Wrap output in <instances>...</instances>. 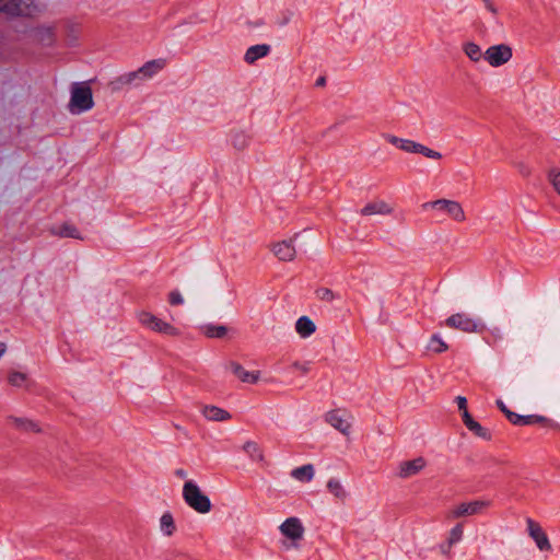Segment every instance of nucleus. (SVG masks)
<instances>
[{"mask_svg": "<svg viewBox=\"0 0 560 560\" xmlns=\"http://www.w3.org/2000/svg\"><path fill=\"white\" fill-rule=\"evenodd\" d=\"M183 498L187 505L200 514L211 511L210 499L203 494L200 488L191 480L184 483Z\"/></svg>", "mask_w": 560, "mask_h": 560, "instance_id": "f257e3e1", "label": "nucleus"}, {"mask_svg": "<svg viewBox=\"0 0 560 560\" xmlns=\"http://www.w3.org/2000/svg\"><path fill=\"white\" fill-rule=\"evenodd\" d=\"M383 138L396 148L407 153H418L432 160H441L442 154L435 150H432L419 142L409 139H402L390 133H386Z\"/></svg>", "mask_w": 560, "mask_h": 560, "instance_id": "f03ea898", "label": "nucleus"}, {"mask_svg": "<svg viewBox=\"0 0 560 560\" xmlns=\"http://www.w3.org/2000/svg\"><path fill=\"white\" fill-rule=\"evenodd\" d=\"M424 210H436L444 213L448 219L462 223L466 220V214L460 202L452 199H436L422 205Z\"/></svg>", "mask_w": 560, "mask_h": 560, "instance_id": "7ed1b4c3", "label": "nucleus"}, {"mask_svg": "<svg viewBox=\"0 0 560 560\" xmlns=\"http://www.w3.org/2000/svg\"><path fill=\"white\" fill-rule=\"evenodd\" d=\"M94 105L92 90L85 83H75L71 90L70 110L81 113L91 109Z\"/></svg>", "mask_w": 560, "mask_h": 560, "instance_id": "20e7f679", "label": "nucleus"}, {"mask_svg": "<svg viewBox=\"0 0 560 560\" xmlns=\"http://www.w3.org/2000/svg\"><path fill=\"white\" fill-rule=\"evenodd\" d=\"M0 12L12 16H33L38 9L31 0H0Z\"/></svg>", "mask_w": 560, "mask_h": 560, "instance_id": "39448f33", "label": "nucleus"}, {"mask_svg": "<svg viewBox=\"0 0 560 560\" xmlns=\"http://www.w3.org/2000/svg\"><path fill=\"white\" fill-rule=\"evenodd\" d=\"M140 324L153 331L167 336H178L179 330L173 325L162 320L150 312L142 311L137 315Z\"/></svg>", "mask_w": 560, "mask_h": 560, "instance_id": "423d86ee", "label": "nucleus"}, {"mask_svg": "<svg viewBox=\"0 0 560 560\" xmlns=\"http://www.w3.org/2000/svg\"><path fill=\"white\" fill-rule=\"evenodd\" d=\"M166 65L165 59H154L145 62L137 71L121 75L118 81L122 84H130L137 78L150 79L155 73L161 71Z\"/></svg>", "mask_w": 560, "mask_h": 560, "instance_id": "0eeeda50", "label": "nucleus"}, {"mask_svg": "<svg viewBox=\"0 0 560 560\" xmlns=\"http://www.w3.org/2000/svg\"><path fill=\"white\" fill-rule=\"evenodd\" d=\"M489 505H490V502L483 501V500L463 502V503L450 509L445 514V518L448 521H453L455 518H459L463 516L476 515V514L481 513Z\"/></svg>", "mask_w": 560, "mask_h": 560, "instance_id": "6e6552de", "label": "nucleus"}, {"mask_svg": "<svg viewBox=\"0 0 560 560\" xmlns=\"http://www.w3.org/2000/svg\"><path fill=\"white\" fill-rule=\"evenodd\" d=\"M513 56L512 48L506 44L490 46L483 55L485 60L491 67H501L509 62Z\"/></svg>", "mask_w": 560, "mask_h": 560, "instance_id": "1a4fd4ad", "label": "nucleus"}, {"mask_svg": "<svg viewBox=\"0 0 560 560\" xmlns=\"http://www.w3.org/2000/svg\"><path fill=\"white\" fill-rule=\"evenodd\" d=\"M445 325L450 328L458 329L464 332H479L483 328L480 323L464 313H456L451 315L445 320Z\"/></svg>", "mask_w": 560, "mask_h": 560, "instance_id": "9d476101", "label": "nucleus"}, {"mask_svg": "<svg viewBox=\"0 0 560 560\" xmlns=\"http://www.w3.org/2000/svg\"><path fill=\"white\" fill-rule=\"evenodd\" d=\"M275 256L281 261H292L296 256L294 240H284L271 245Z\"/></svg>", "mask_w": 560, "mask_h": 560, "instance_id": "9b49d317", "label": "nucleus"}, {"mask_svg": "<svg viewBox=\"0 0 560 560\" xmlns=\"http://www.w3.org/2000/svg\"><path fill=\"white\" fill-rule=\"evenodd\" d=\"M280 532L291 540H300L304 535V527L298 517H289L280 525Z\"/></svg>", "mask_w": 560, "mask_h": 560, "instance_id": "f8f14e48", "label": "nucleus"}, {"mask_svg": "<svg viewBox=\"0 0 560 560\" xmlns=\"http://www.w3.org/2000/svg\"><path fill=\"white\" fill-rule=\"evenodd\" d=\"M526 523H527L528 535L535 540L537 547L540 550H546V551L550 550L551 545L549 542L547 535L542 530L541 526L532 518H527Z\"/></svg>", "mask_w": 560, "mask_h": 560, "instance_id": "ddd939ff", "label": "nucleus"}, {"mask_svg": "<svg viewBox=\"0 0 560 560\" xmlns=\"http://www.w3.org/2000/svg\"><path fill=\"white\" fill-rule=\"evenodd\" d=\"M425 467V459L417 457L412 460H405L399 464L398 476L400 478H409L419 474Z\"/></svg>", "mask_w": 560, "mask_h": 560, "instance_id": "4468645a", "label": "nucleus"}, {"mask_svg": "<svg viewBox=\"0 0 560 560\" xmlns=\"http://www.w3.org/2000/svg\"><path fill=\"white\" fill-rule=\"evenodd\" d=\"M514 425H533V424H540L542 427L548 428H556L558 427L552 420L539 416V415H528V416H521L516 413V417H514Z\"/></svg>", "mask_w": 560, "mask_h": 560, "instance_id": "2eb2a0df", "label": "nucleus"}, {"mask_svg": "<svg viewBox=\"0 0 560 560\" xmlns=\"http://www.w3.org/2000/svg\"><path fill=\"white\" fill-rule=\"evenodd\" d=\"M326 421L343 435L350 434L351 423L343 417L340 410H331L326 416Z\"/></svg>", "mask_w": 560, "mask_h": 560, "instance_id": "dca6fc26", "label": "nucleus"}, {"mask_svg": "<svg viewBox=\"0 0 560 560\" xmlns=\"http://www.w3.org/2000/svg\"><path fill=\"white\" fill-rule=\"evenodd\" d=\"M361 214L364 217L373 215V214H390L393 212V208L384 200H376L366 203L361 209Z\"/></svg>", "mask_w": 560, "mask_h": 560, "instance_id": "f3484780", "label": "nucleus"}, {"mask_svg": "<svg viewBox=\"0 0 560 560\" xmlns=\"http://www.w3.org/2000/svg\"><path fill=\"white\" fill-rule=\"evenodd\" d=\"M201 412L209 421H228L232 418L229 411L217 406H205Z\"/></svg>", "mask_w": 560, "mask_h": 560, "instance_id": "a211bd4d", "label": "nucleus"}, {"mask_svg": "<svg viewBox=\"0 0 560 560\" xmlns=\"http://www.w3.org/2000/svg\"><path fill=\"white\" fill-rule=\"evenodd\" d=\"M231 370L244 383L255 384L259 381V372H248L240 363L232 362Z\"/></svg>", "mask_w": 560, "mask_h": 560, "instance_id": "6ab92c4d", "label": "nucleus"}, {"mask_svg": "<svg viewBox=\"0 0 560 560\" xmlns=\"http://www.w3.org/2000/svg\"><path fill=\"white\" fill-rule=\"evenodd\" d=\"M269 51L270 46L267 44L250 46L245 52L244 60L247 63L252 65L256 60L266 57L269 54Z\"/></svg>", "mask_w": 560, "mask_h": 560, "instance_id": "aec40b11", "label": "nucleus"}, {"mask_svg": "<svg viewBox=\"0 0 560 560\" xmlns=\"http://www.w3.org/2000/svg\"><path fill=\"white\" fill-rule=\"evenodd\" d=\"M296 332L303 337H310L316 330V325L314 322L307 316H301L295 323Z\"/></svg>", "mask_w": 560, "mask_h": 560, "instance_id": "412c9836", "label": "nucleus"}, {"mask_svg": "<svg viewBox=\"0 0 560 560\" xmlns=\"http://www.w3.org/2000/svg\"><path fill=\"white\" fill-rule=\"evenodd\" d=\"M8 421L21 431L39 432L40 429L36 422L26 418L9 417Z\"/></svg>", "mask_w": 560, "mask_h": 560, "instance_id": "4be33fe9", "label": "nucleus"}, {"mask_svg": "<svg viewBox=\"0 0 560 560\" xmlns=\"http://www.w3.org/2000/svg\"><path fill=\"white\" fill-rule=\"evenodd\" d=\"M244 452L250 457L254 462H264L265 455L262 448L255 441H247L243 445Z\"/></svg>", "mask_w": 560, "mask_h": 560, "instance_id": "5701e85b", "label": "nucleus"}, {"mask_svg": "<svg viewBox=\"0 0 560 560\" xmlns=\"http://www.w3.org/2000/svg\"><path fill=\"white\" fill-rule=\"evenodd\" d=\"M291 476L302 482H308L314 477V467L311 464L303 465L292 470Z\"/></svg>", "mask_w": 560, "mask_h": 560, "instance_id": "b1692460", "label": "nucleus"}, {"mask_svg": "<svg viewBox=\"0 0 560 560\" xmlns=\"http://www.w3.org/2000/svg\"><path fill=\"white\" fill-rule=\"evenodd\" d=\"M463 51L474 62L480 61L485 55V52L482 54L480 46L472 42L465 43L463 45Z\"/></svg>", "mask_w": 560, "mask_h": 560, "instance_id": "393cba45", "label": "nucleus"}, {"mask_svg": "<svg viewBox=\"0 0 560 560\" xmlns=\"http://www.w3.org/2000/svg\"><path fill=\"white\" fill-rule=\"evenodd\" d=\"M54 234L60 237H72L82 240L77 228L70 223H63L58 230L54 231Z\"/></svg>", "mask_w": 560, "mask_h": 560, "instance_id": "a878e982", "label": "nucleus"}, {"mask_svg": "<svg viewBox=\"0 0 560 560\" xmlns=\"http://www.w3.org/2000/svg\"><path fill=\"white\" fill-rule=\"evenodd\" d=\"M327 489L337 499L343 500L347 497V492L338 479H329L327 482Z\"/></svg>", "mask_w": 560, "mask_h": 560, "instance_id": "bb28decb", "label": "nucleus"}, {"mask_svg": "<svg viewBox=\"0 0 560 560\" xmlns=\"http://www.w3.org/2000/svg\"><path fill=\"white\" fill-rule=\"evenodd\" d=\"M161 530L166 535L171 536L176 529L174 518L171 513L166 512L161 516L160 520Z\"/></svg>", "mask_w": 560, "mask_h": 560, "instance_id": "cd10ccee", "label": "nucleus"}, {"mask_svg": "<svg viewBox=\"0 0 560 560\" xmlns=\"http://www.w3.org/2000/svg\"><path fill=\"white\" fill-rule=\"evenodd\" d=\"M203 332L208 338H223L228 328L223 325H207L203 327Z\"/></svg>", "mask_w": 560, "mask_h": 560, "instance_id": "c85d7f7f", "label": "nucleus"}, {"mask_svg": "<svg viewBox=\"0 0 560 560\" xmlns=\"http://www.w3.org/2000/svg\"><path fill=\"white\" fill-rule=\"evenodd\" d=\"M428 348L435 353H442L448 349V346L439 335H433L429 341Z\"/></svg>", "mask_w": 560, "mask_h": 560, "instance_id": "c756f323", "label": "nucleus"}, {"mask_svg": "<svg viewBox=\"0 0 560 560\" xmlns=\"http://www.w3.org/2000/svg\"><path fill=\"white\" fill-rule=\"evenodd\" d=\"M249 143V138L244 132H234L232 135V144L237 150H244Z\"/></svg>", "mask_w": 560, "mask_h": 560, "instance_id": "7c9ffc66", "label": "nucleus"}, {"mask_svg": "<svg viewBox=\"0 0 560 560\" xmlns=\"http://www.w3.org/2000/svg\"><path fill=\"white\" fill-rule=\"evenodd\" d=\"M8 381L12 386L22 387L27 383V375L22 372L13 371L9 374Z\"/></svg>", "mask_w": 560, "mask_h": 560, "instance_id": "2f4dec72", "label": "nucleus"}, {"mask_svg": "<svg viewBox=\"0 0 560 560\" xmlns=\"http://www.w3.org/2000/svg\"><path fill=\"white\" fill-rule=\"evenodd\" d=\"M469 431H471L476 436L481 438L486 441L491 440V433L488 429L483 428L479 422L475 421L469 428H467Z\"/></svg>", "mask_w": 560, "mask_h": 560, "instance_id": "473e14b6", "label": "nucleus"}, {"mask_svg": "<svg viewBox=\"0 0 560 560\" xmlns=\"http://www.w3.org/2000/svg\"><path fill=\"white\" fill-rule=\"evenodd\" d=\"M315 295L318 300L324 302H332L335 299H337L336 293L330 290L329 288L320 287L315 290Z\"/></svg>", "mask_w": 560, "mask_h": 560, "instance_id": "72a5a7b5", "label": "nucleus"}, {"mask_svg": "<svg viewBox=\"0 0 560 560\" xmlns=\"http://www.w3.org/2000/svg\"><path fill=\"white\" fill-rule=\"evenodd\" d=\"M547 178L556 192L560 196V168L553 167L548 171Z\"/></svg>", "mask_w": 560, "mask_h": 560, "instance_id": "f704fd0d", "label": "nucleus"}, {"mask_svg": "<svg viewBox=\"0 0 560 560\" xmlns=\"http://www.w3.org/2000/svg\"><path fill=\"white\" fill-rule=\"evenodd\" d=\"M462 537H463V526H462V524H457L450 532L448 545L452 546V545L458 542L462 539Z\"/></svg>", "mask_w": 560, "mask_h": 560, "instance_id": "c9c22d12", "label": "nucleus"}, {"mask_svg": "<svg viewBox=\"0 0 560 560\" xmlns=\"http://www.w3.org/2000/svg\"><path fill=\"white\" fill-rule=\"evenodd\" d=\"M498 408L505 415L506 419L513 424L514 419L516 417V412L511 411L501 399L497 400Z\"/></svg>", "mask_w": 560, "mask_h": 560, "instance_id": "e433bc0d", "label": "nucleus"}, {"mask_svg": "<svg viewBox=\"0 0 560 560\" xmlns=\"http://www.w3.org/2000/svg\"><path fill=\"white\" fill-rule=\"evenodd\" d=\"M168 302L171 305H180L183 304L184 299L177 290H174L168 294Z\"/></svg>", "mask_w": 560, "mask_h": 560, "instance_id": "4c0bfd02", "label": "nucleus"}, {"mask_svg": "<svg viewBox=\"0 0 560 560\" xmlns=\"http://www.w3.org/2000/svg\"><path fill=\"white\" fill-rule=\"evenodd\" d=\"M292 368L300 371L302 374H307L310 372V363H307V362L301 363V362L295 361L292 364Z\"/></svg>", "mask_w": 560, "mask_h": 560, "instance_id": "58836bf2", "label": "nucleus"}, {"mask_svg": "<svg viewBox=\"0 0 560 560\" xmlns=\"http://www.w3.org/2000/svg\"><path fill=\"white\" fill-rule=\"evenodd\" d=\"M462 419L466 428H469L476 420L471 417V415L468 412V409L462 410Z\"/></svg>", "mask_w": 560, "mask_h": 560, "instance_id": "ea45409f", "label": "nucleus"}, {"mask_svg": "<svg viewBox=\"0 0 560 560\" xmlns=\"http://www.w3.org/2000/svg\"><path fill=\"white\" fill-rule=\"evenodd\" d=\"M462 419L466 428H469L476 420L471 417V415L468 412V409L462 410Z\"/></svg>", "mask_w": 560, "mask_h": 560, "instance_id": "a19ab883", "label": "nucleus"}, {"mask_svg": "<svg viewBox=\"0 0 560 560\" xmlns=\"http://www.w3.org/2000/svg\"><path fill=\"white\" fill-rule=\"evenodd\" d=\"M455 401L460 411L467 409V399L464 396H457Z\"/></svg>", "mask_w": 560, "mask_h": 560, "instance_id": "79ce46f5", "label": "nucleus"}, {"mask_svg": "<svg viewBox=\"0 0 560 560\" xmlns=\"http://www.w3.org/2000/svg\"><path fill=\"white\" fill-rule=\"evenodd\" d=\"M517 170H518V172H520L524 177H527V176H529V175H530V170H529V167H528L526 164H524V163H518V164H517Z\"/></svg>", "mask_w": 560, "mask_h": 560, "instance_id": "37998d69", "label": "nucleus"}, {"mask_svg": "<svg viewBox=\"0 0 560 560\" xmlns=\"http://www.w3.org/2000/svg\"><path fill=\"white\" fill-rule=\"evenodd\" d=\"M482 2L485 3V7L492 13V14H498V9L495 8V5L493 4V2L491 0H482Z\"/></svg>", "mask_w": 560, "mask_h": 560, "instance_id": "c03bdc74", "label": "nucleus"}, {"mask_svg": "<svg viewBox=\"0 0 560 560\" xmlns=\"http://www.w3.org/2000/svg\"><path fill=\"white\" fill-rule=\"evenodd\" d=\"M175 476L180 479H185L187 477V471L184 470L183 468H178L175 470Z\"/></svg>", "mask_w": 560, "mask_h": 560, "instance_id": "a18cd8bd", "label": "nucleus"}, {"mask_svg": "<svg viewBox=\"0 0 560 560\" xmlns=\"http://www.w3.org/2000/svg\"><path fill=\"white\" fill-rule=\"evenodd\" d=\"M326 84V78L325 77H319L316 82H315V85L318 86V88H322V86H325Z\"/></svg>", "mask_w": 560, "mask_h": 560, "instance_id": "49530a36", "label": "nucleus"}, {"mask_svg": "<svg viewBox=\"0 0 560 560\" xmlns=\"http://www.w3.org/2000/svg\"><path fill=\"white\" fill-rule=\"evenodd\" d=\"M7 345L4 342H0V357L5 352Z\"/></svg>", "mask_w": 560, "mask_h": 560, "instance_id": "de8ad7c7", "label": "nucleus"}]
</instances>
